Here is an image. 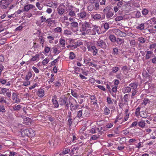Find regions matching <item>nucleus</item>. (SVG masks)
I'll return each mask as SVG.
<instances>
[{"label": "nucleus", "mask_w": 156, "mask_h": 156, "mask_svg": "<svg viewBox=\"0 0 156 156\" xmlns=\"http://www.w3.org/2000/svg\"><path fill=\"white\" fill-rule=\"evenodd\" d=\"M129 85L130 87L131 90H136L138 86V84L136 83H132L129 84Z\"/></svg>", "instance_id": "c85d7f7f"}, {"label": "nucleus", "mask_w": 156, "mask_h": 156, "mask_svg": "<svg viewBox=\"0 0 156 156\" xmlns=\"http://www.w3.org/2000/svg\"><path fill=\"white\" fill-rule=\"evenodd\" d=\"M128 67L126 66H124L122 67V70L124 73L126 74L127 73V72L128 70Z\"/></svg>", "instance_id": "8fccbe9b"}, {"label": "nucleus", "mask_w": 156, "mask_h": 156, "mask_svg": "<svg viewBox=\"0 0 156 156\" xmlns=\"http://www.w3.org/2000/svg\"><path fill=\"white\" fill-rule=\"evenodd\" d=\"M53 31L55 32L54 34L55 35V33H62V30L61 27H57L54 29Z\"/></svg>", "instance_id": "7c9ffc66"}, {"label": "nucleus", "mask_w": 156, "mask_h": 156, "mask_svg": "<svg viewBox=\"0 0 156 156\" xmlns=\"http://www.w3.org/2000/svg\"><path fill=\"white\" fill-rule=\"evenodd\" d=\"M51 48L48 46H45L44 49V51L45 53L48 54L50 51Z\"/></svg>", "instance_id": "774afa93"}, {"label": "nucleus", "mask_w": 156, "mask_h": 156, "mask_svg": "<svg viewBox=\"0 0 156 156\" xmlns=\"http://www.w3.org/2000/svg\"><path fill=\"white\" fill-rule=\"evenodd\" d=\"M77 99L79 103V104H81L83 102L84 99H85V97L83 95H81L79 96Z\"/></svg>", "instance_id": "cd10ccee"}, {"label": "nucleus", "mask_w": 156, "mask_h": 156, "mask_svg": "<svg viewBox=\"0 0 156 156\" xmlns=\"http://www.w3.org/2000/svg\"><path fill=\"white\" fill-rule=\"evenodd\" d=\"M139 115L143 118H146L147 117V113L144 111H141Z\"/></svg>", "instance_id": "4c0bfd02"}, {"label": "nucleus", "mask_w": 156, "mask_h": 156, "mask_svg": "<svg viewBox=\"0 0 156 156\" xmlns=\"http://www.w3.org/2000/svg\"><path fill=\"white\" fill-rule=\"evenodd\" d=\"M87 47L88 50L92 53L93 55H96L98 53V50L95 46H91L87 44Z\"/></svg>", "instance_id": "6e6552de"}, {"label": "nucleus", "mask_w": 156, "mask_h": 156, "mask_svg": "<svg viewBox=\"0 0 156 156\" xmlns=\"http://www.w3.org/2000/svg\"><path fill=\"white\" fill-rule=\"evenodd\" d=\"M92 18L95 20H99L101 18V15L98 13L92 14H91Z\"/></svg>", "instance_id": "b1692460"}, {"label": "nucleus", "mask_w": 156, "mask_h": 156, "mask_svg": "<svg viewBox=\"0 0 156 156\" xmlns=\"http://www.w3.org/2000/svg\"><path fill=\"white\" fill-rule=\"evenodd\" d=\"M147 22L151 24V25H154L156 24V18L155 17L152 18L148 20Z\"/></svg>", "instance_id": "e433bc0d"}, {"label": "nucleus", "mask_w": 156, "mask_h": 156, "mask_svg": "<svg viewBox=\"0 0 156 156\" xmlns=\"http://www.w3.org/2000/svg\"><path fill=\"white\" fill-rule=\"evenodd\" d=\"M148 10L145 8L143 9L142 11V14L143 15H147L148 13Z\"/></svg>", "instance_id": "e2e57ef3"}, {"label": "nucleus", "mask_w": 156, "mask_h": 156, "mask_svg": "<svg viewBox=\"0 0 156 156\" xmlns=\"http://www.w3.org/2000/svg\"><path fill=\"white\" fill-rule=\"evenodd\" d=\"M112 93H111V95L114 98H115L116 95V93L117 91V89L118 86H112Z\"/></svg>", "instance_id": "dca6fc26"}, {"label": "nucleus", "mask_w": 156, "mask_h": 156, "mask_svg": "<svg viewBox=\"0 0 156 156\" xmlns=\"http://www.w3.org/2000/svg\"><path fill=\"white\" fill-rule=\"evenodd\" d=\"M77 16L79 20H85L87 16V12L84 11L80 12L77 14Z\"/></svg>", "instance_id": "9b49d317"}, {"label": "nucleus", "mask_w": 156, "mask_h": 156, "mask_svg": "<svg viewBox=\"0 0 156 156\" xmlns=\"http://www.w3.org/2000/svg\"><path fill=\"white\" fill-rule=\"evenodd\" d=\"M113 32L117 36L121 37H125L126 34L124 32L118 29H114L112 30Z\"/></svg>", "instance_id": "0eeeda50"}, {"label": "nucleus", "mask_w": 156, "mask_h": 156, "mask_svg": "<svg viewBox=\"0 0 156 156\" xmlns=\"http://www.w3.org/2000/svg\"><path fill=\"white\" fill-rule=\"evenodd\" d=\"M140 108L139 107H138L137 108L135 111V115L136 117H138L140 113Z\"/></svg>", "instance_id": "09e8293b"}, {"label": "nucleus", "mask_w": 156, "mask_h": 156, "mask_svg": "<svg viewBox=\"0 0 156 156\" xmlns=\"http://www.w3.org/2000/svg\"><path fill=\"white\" fill-rule=\"evenodd\" d=\"M38 41H39L40 44H42V46H43V44L44 43L43 37L42 36H40L38 39Z\"/></svg>", "instance_id": "5fc2aeb1"}, {"label": "nucleus", "mask_w": 156, "mask_h": 156, "mask_svg": "<svg viewBox=\"0 0 156 156\" xmlns=\"http://www.w3.org/2000/svg\"><path fill=\"white\" fill-rule=\"evenodd\" d=\"M131 88L129 86L126 87L124 88V93H129L131 91Z\"/></svg>", "instance_id": "3c124183"}, {"label": "nucleus", "mask_w": 156, "mask_h": 156, "mask_svg": "<svg viewBox=\"0 0 156 156\" xmlns=\"http://www.w3.org/2000/svg\"><path fill=\"white\" fill-rule=\"evenodd\" d=\"M34 8H35V6L34 5L32 4L27 5L24 6V11L28 12L30 9H33Z\"/></svg>", "instance_id": "a211bd4d"}, {"label": "nucleus", "mask_w": 156, "mask_h": 156, "mask_svg": "<svg viewBox=\"0 0 156 156\" xmlns=\"http://www.w3.org/2000/svg\"><path fill=\"white\" fill-rule=\"evenodd\" d=\"M21 107V106L20 105H14L13 106V109L15 111L19 110Z\"/></svg>", "instance_id": "680f3d73"}, {"label": "nucleus", "mask_w": 156, "mask_h": 156, "mask_svg": "<svg viewBox=\"0 0 156 156\" xmlns=\"http://www.w3.org/2000/svg\"><path fill=\"white\" fill-rule=\"evenodd\" d=\"M75 102L76 103H77V102L76 100L74 98H72L70 100V101H69V105H70V108L71 107L74 105L73 103L74 102Z\"/></svg>", "instance_id": "c03bdc74"}, {"label": "nucleus", "mask_w": 156, "mask_h": 156, "mask_svg": "<svg viewBox=\"0 0 156 156\" xmlns=\"http://www.w3.org/2000/svg\"><path fill=\"white\" fill-rule=\"evenodd\" d=\"M90 102L93 105H98L97 100L94 95H91Z\"/></svg>", "instance_id": "4be33fe9"}, {"label": "nucleus", "mask_w": 156, "mask_h": 156, "mask_svg": "<svg viewBox=\"0 0 156 156\" xmlns=\"http://www.w3.org/2000/svg\"><path fill=\"white\" fill-rule=\"evenodd\" d=\"M32 74L31 72H29L25 77V80L29 81L30 79L32 77Z\"/></svg>", "instance_id": "72a5a7b5"}, {"label": "nucleus", "mask_w": 156, "mask_h": 156, "mask_svg": "<svg viewBox=\"0 0 156 156\" xmlns=\"http://www.w3.org/2000/svg\"><path fill=\"white\" fill-rule=\"evenodd\" d=\"M58 44L60 45L59 48L61 49H63L65 48L66 46V41L62 37H61L59 41L58 44L57 45L58 46Z\"/></svg>", "instance_id": "f8f14e48"}, {"label": "nucleus", "mask_w": 156, "mask_h": 156, "mask_svg": "<svg viewBox=\"0 0 156 156\" xmlns=\"http://www.w3.org/2000/svg\"><path fill=\"white\" fill-rule=\"evenodd\" d=\"M58 102L61 106L65 105L67 109H69V104L67 98L65 96L61 97L59 99Z\"/></svg>", "instance_id": "7ed1b4c3"}, {"label": "nucleus", "mask_w": 156, "mask_h": 156, "mask_svg": "<svg viewBox=\"0 0 156 156\" xmlns=\"http://www.w3.org/2000/svg\"><path fill=\"white\" fill-rule=\"evenodd\" d=\"M123 5L124 3L122 1L119 2L117 4V6L119 8L122 7L123 6Z\"/></svg>", "instance_id": "0e129e2a"}, {"label": "nucleus", "mask_w": 156, "mask_h": 156, "mask_svg": "<svg viewBox=\"0 0 156 156\" xmlns=\"http://www.w3.org/2000/svg\"><path fill=\"white\" fill-rule=\"evenodd\" d=\"M6 101L5 97L3 96H0V103H6Z\"/></svg>", "instance_id": "052dcab7"}, {"label": "nucleus", "mask_w": 156, "mask_h": 156, "mask_svg": "<svg viewBox=\"0 0 156 156\" xmlns=\"http://www.w3.org/2000/svg\"><path fill=\"white\" fill-rule=\"evenodd\" d=\"M144 24L143 23H142L139 25L138 26H137L136 28V29L141 30L144 29Z\"/></svg>", "instance_id": "79ce46f5"}, {"label": "nucleus", "mask_w": 156, "mask_h": 156, "mask_svg": "<svg viewBox=\"0 0 156 156\" xmlns=\"http://www.w3.org/2000/svg\"><path fill=\"white\" fill-rule=\"evenodd\" d=\"M52 102L54 106V107L57 108L59 106V104L55 98H52Z\"/></svg>", "instance_id": "f704fd0d"}, {"label": "nucleus", "mask_w": 156, "mask_h": 156, "mask_svg": "<svg viewBox=\"0 0 156 156\" xmlns=\"http://www.w3.org/2000/svg\"><path fill=\"white\" fill-rule=\"evenodd\" d=\"M102 127H99V128H96L95 129L94 128H92L90 130V133H94L98 132H99L101 133L102 131H101Z\"/></svg>", "instance_id": "aec40b11"}, {"label": "nucleus", "mask_w": 156, "mask_h": 156, "mask_svg": "<svg viewBox=\"0 0 156 156\" xmlns=\"http://www.w3.org/2000/svg\"><path fill=\"white\" fill-rule=\"evenodd\" d=\"M75 46L73 45H69L68 46V48H69V47H70L71 48H75L77 47V46H79L81 45H82V44H83V43H82V42L80 41H77L75 43Z\"/></svg>", "instance_id": "bb28decb"}, {"label": "nucleus", "mask_w": 156, "mask_h": 156, "mask_svg": "<svg viewBox=\"0 0 156 156\" xmlns=\"http://www.w3.org/2000/svg\"><path fill=\"white\" fill-rule=\"evenodd\" d=\"M83 113V115L84 116L88 117L90 115V113L88 112V109L86 108H83L81 109Z\"/></svg>", "instance_id": "a878e982"}, {"label": "nucleus", "mask_w": 156, "mask_h": 156, "mask_svg": "<svg viewBox=\"0 0 156 156\" xmlns=\"http://www.w3.org/2000/svg\"><path fill=\"white\" fill-rule=\"evenodd\" d=\"M37 95L40 97H42L44 95V90L41 88L38 89L37 92Z\"/></svg>", "instance_id": "5701e85b"}, {"label": "nucleus", "mask_w": 156, "mask_h": 156, "mask_svg": "<svg viewBox=\"0 0 156 156\" xmlns=\"http://www.w3.org/2000/svg\"><path fill=\"white\" fill-rule=\"evenodd\" d=\"M80 30L81 31L84 32L82 33V34L84 35L87 34V29L91 28L89 22L85 21L83 23H80Z\"/></svg>", "instance_id": "f257e3e1"}, {"label": "nucleus", "mask_w": 156, "mask_h": 156, "mask_svg": "<svg viewBox=\"0 0 156 156\" xmlns=\"http://www.w3.org/2000/svg\"><path fill=\"white\" fill-rule=\"evenodd\" d=\"M36 5L39 10H41L42 9L43 7V5H40L39 2H37Z\"/></svg>", "instance_id": "69168bd1"}, {"label": "nucleus", "mask_w": 156, "mask_h": 156, "mask_svg": "<svg viewBox=\"0 0 156 156\" xmlns=\"http://www.w3.org/2000/svg\"><path fill=\"white\" fill-rule=\"evenodd\" d=\"M12 100L14 103H19L20 102V99L17 98V95L15 93H13L12 95Z\"/></svg>", "instance_id": "6ab92c4d"}, {"label": "nucleus", "mask_w": 156, "mask_h": 156, "mask_svg": "<svg viewBox=\"0 0 156 156\" xmlns=\"http://www.w3.org/2000/svg\"><path fill=\"white\" fill-rule=\"evenodd\" d=\"M75 57V54L73 52H70L69 54V58L70 59L73 60L74 59Z\"/></svg>", "instance_id": "de8ad7c7"}, {"label": "nucleus", "mask_w": 156, "mask_h": 156, "mask_svg": "<svg viewBox=\"0 0 156 156\" xmlns=\"http://www.w3.org/2000/svg\"><path fill=\"white\" fill-rule=\"evenodd\" d=\"M129 95L128 94H126L123 97V99L124 100V101H125V103L128 102V99L129 97Z\"/></svg>", "instance_id": "6e6d98bb"}, {"label": "nucleus", "mask_w": 156, "mask_h": 156, "mask_svg": "<svg viewBox=\"0 0 156 156\" xmlns=\"http://www.w3.org/2000/svg\"><path fill=\"white\" fill-rule=\"evenodd\" d=\"M110 109L108 106H105L103 111V114L106 115H108L110 114L111 112Z\"/></svg>", "instance_id": "f3484780"}, {"label": "nucleus", "mask_w": 156, "mask_h": 156, "mask_svg": "<svg viewBox=\"0 0 156 156\" xmlns=\"http://www.w3.org/2000/svg\"><path fill=\"white\" fill-rule=\"evenodd\" d=\"M115 42L117 43L118 44L120 45L123 43L124 40L121 38H118L116 39V41Z\"/></svg>", "instance_id": "864d4df0"}, {"label": "nucleus", "mask_w": 156, "mask_h": 156, "mask_svg": "<svg viewBox=\"0 0 156 156\" xmlns=\"http://www.w3.org/2000/svg\"><path fill=\"white\" fill-rule=\"evenodd\" d=\"M70 26L71 29L73 30L75 29L74 32L77 31L78 30V23L77 22H73L70 23Z\"/></svg>", "instance_id": "ddd939ff"}, {"label": "nucleus", "mask_w": 156, "mask_h": 156, "mask_svg": "<svg viewBox=\"0 0 156 156\" xmlns=\"http://www.w3.org/2000/svg\"><path fill=\"white\" fill-rule=\"evenodd\" d=\"M109 39L112 42H115L116 41V37L113 35H110L109 36Z\"/></svg>", "instance_id": "a19ab883"}, {"label": "nucleus", "mask_w": 156, "mask_h": 156, "mask_svg": "<svg viewBox=\"0 0 156 156\" xmlns=\"http://www.w3.org/2000/svg\"><path fill=\"white\" fill-rule=\"evenodd\" d=\"M49 61V58H45L42 61V63L43 65L47 64Z\"/></svg>", "instance_id": "bf43d9fd"}, {"label": "nucleus", "mask_w": 156, "mask_h": 156, "mask_svg": "<svg viewBox=\"0 0 156 156\" xmlns=\"http://www.w3.org/2000/svg\"><path fill=\"white\" fill-rule=\"evenodd\" d=\"M58 13L60 15L63 14L64 12V9L63 8L61 7L57 8Z\"/></svg>", "instance_id": "37998d69"}, {"label": "nucleus", "mask_w": 156, "mask_h": 156, "mask_svg": "<svg viewBox=\"0 0 156 156\" xmlns=\"http://www.w3.org/2000/svg\"><path fill=\"white\" fill-rule=\"evenodd\" d=\"M21 134L22 136H34L35 135L34 131L31 128L23 130Z\"/></svg>", "instance_id": "f03ea898"}, {"label": "nucleus", "mask_w": 156, "mask_h": 156, "mask_svg": "<svg viewBox=\"0 0 156 156\" xmlns=\"http://www.w3.org/2000/svg\"><path fill=\"white\" fill-rule=\"evenodd\" d=\"M99 27L97 26H94L92 29H88L87 30V34L91 35H95L96 34V33L98 34H99Z\"/></svg>", "instance_id": "20e7f679"}, {"label": "nucleus", "mask_w": 156, "mask_h": 156, "mask_svg": "<svg viewBox=\"0 0 156 156\" xmlns=\"http://www.w3.org/2000/svg\"><path fill=\"white\" fill-rule=\"evenodd\" d=\"M52 49H53V52L55 54H58L61 51L60 50H58V48L56 47H53L52 48Z\"/></svg>", "instance_id": "a18cd8bd"}, {"label": "nucleus", "mask_w": 156, "mask_h": 156, "mask_svg": "<svg viewBox=\"0 0 156 156\" xmlns=\"http://www.w3.org/2000/svg\"><path fill=\"white\" fill-rule=\"evenodd\" d=\"M68 15L71 16L73 17L76 16V13L74 11H73L71 8H69L68 11Z\"/></svg>", "instance_id": "c756f323"}, {"label": "nucleus", "mask_w": 156, "mask_h": 156, "mask_svg": "<svg viewBox=\"0 0 156 156\" xmlns=\"http://www.w3.org/2000/svg\"><path fill=\"white\" fill-rule=\"evenodd\" d=\"M83 114L82 110V109H81L77 112V117L79 118H80L83 115Z\"/></svg>", "instance_id": "603ef678"}, {"label": "nucleus", "mask_w": 156, "mask_h": 156, "mask_svg": "<svg viewBox=\"0 0 156 156\" xmlns=\"http://www.w3.org/2000/svg\"><path fill=\"white\" fill-rule=\"evenodd\" d=\"M146 54L145 56V59L147 60L153 57L154 55L152 51H145Z\"/></svg>", "instance_id": "4468645a"}, {"label": "nucleus", "mask_w": 156, "mask_h": 156, "mask_svg": "<svg viewBox=\"0 0 156 156\" xmlns=\"http://www.w3.org/2000/svg\"><path fill=\"white\" fill-rule=\"evenodd\" d=\"M138 126L141 128H144L145 126V123L144 121L141 120L139 121L138 123Z\"/></svg>", "instance_id": "2f4dec72"}, {"label": "nucleus", "mask_w": 156, "mask_h": 156, "mask_svg": "<svg viewBox=\"0 0 156 156\" xmlns=\"http://www.w3.org/2000/svg\"><path fill=\"white\" fill-rule=\"evenodd\" d=\"M32 119L29 118H26L24 119L23 123L25 125H30L31 124Z\"/></svg>", "instance_id": "393cba45"}, {"label": "nucleus", "mask_w": 156, "mask_h": 156, "mask_svg": "<svg viewBox=\"0 0 156 156\" xmlns=\"http://www.w3.org/2000/svg\"><path fill=\"white\" fill-rule=\"evenodd\" d=\"M46 22L47 23L48 26L51 27H54L55 24V20H51V18H49L46 20Z\"/></svg>", "instance_id": "2eb2a0df"}, {"label": "nucleus", "mask_w": 156, "mask_h": 156, "mask_svg": "<svg viewBox=\"0 0 156 156\" xmlns=\"http://www.w3.org/2000/svg\"><path fill=\"white\" fill-rule=\"evenodd\" d=\"M97 45L98 47L103 49H105L107 47L105 42L103 40L100 39L97 41Z\"/></svg>", "instance_id": "9d476101"}, {"label": "nucleus", "mask_w": 156, "mask_h": 156, "mask_svg": "<svg viewBox=\"0 0 156 156\" xmlns=\"http://www.w3.org/2000/svg\"><path fill=\"white\" fill-rule=\"evenodd\" d=\"M79 105H74L72 106V107H71L70 108V110L71 111H73V110L77 109L79 107Z\"/></svg>", "instance_id": "13d9d810"}, {"label": "nucleus", "mask_w": 156, "mask_h": 156, "mask_svg": "<svg viewBox=\"0 0 156 156\" xmlns=\"http://www.w3.org/2000/svg\"><path fill=\"white\" fill-rule=\"evenodd\" d=\"M63 34L66 36H69L72 34V32L69 30L66 29L64 30Z\"/></svg>", "instance_id": "c9c22d12"}, {"label": "nucleus", "mask_w": 156, "mask_h": 156, "mask_svg": "<svg viewBox=\"0 0 156 156\" xmlns=\"http://www.w3.org/2000/svg\"><path fill=\"white\" fill-rule=\"evenodd\" d=\"M12 1V0H1L0 2V7L3 9L6 8Z\"/></svg>", "instance_id": "423d86ee"}, {"label": "nucleus", "mask_w": 156, "mask_h": 156, "mask_svg": "<svg viewBox=\"0 0 156 156\" xmlns=\"http://www.w3.org/2000/svg\"><path fill=\"white\" fill-rule=\"evenodd\" d=\"M146 38L143 37H140L138 38V41L140 43L143 44L145 43L146 41Z\"/></svg>", "instance_id": "ea45409f"}, {"label": "nucleus", "mask_w": 156, "mask_h": 156, "mask_svg": "<svg viewBox=\"0 0 156 156\" xmlns=\"http://www.w3.org/2000/svg\"><path fill=\"white\" fill-rule=\"evenodd\" d=\"M8 91H9V90L6 88H1V91H0V94H3L5 95Z\"/></svg>", "instance_id": "58836bf2"}, {"label": "nucleus", "mask_w": 156, "mask_h": 156, "mask_svg": "<svg viewBox=\"0 0 156 156\" xmlns=\"http://www.w3.org/2000/svg\"><path fill=\"white\" fill-rule=\"evenodd\" d=\"M123 122L122 116L121 114L117 115L116 117L115 120L114 122L115 124H122Z\"/></svg>", "instance_id": "1a4fd4ad"}, {"label": "nucleus", "mask_w": 156, "mask_h": 156, "mask_svg": "<svg viewBox=\"0 0 156 156\" xmlns=\"http://www.w3.org/2000/svg\"><path fill=\"white\" fill-rule=\"evenodd\" d=\"M114 15V13L111 11H108L106 14L107 18H110L112 17Z\"/></svg>", "instance_id": "49530a36"}, {"label": "nucleus", "mask_w": 156, "mask_h": 156, "mask_svg": "<svg viewBox=\"0 0 156 156\" xmlns=\"http://www.w3.org/2000/svg\"><path fill=\"white\" fill-rule=\"evenodd\" d=\"M58 137H52L51 138V140H50L49 141V143L50 145H51L52 144H53V145H54L57 144H58V142H57L56 140H58Z\"/></svg>", "instance_id": "412c9836"}, {"label": "nucleus", "mask_w": 156, "mask_h": 156, "mask_svg": "<svg viewBox=\"0 0 156 156\" xmlns=\"http://www.w3.org/2000/svg\"><path fill=\"white\" fill-rule=\"evenodd\" d=\"M150 102V100L146 98H145L143 100V102L142 103V104L146 105L147 103H149Z\"/></svg>", "instance_id": "338daca9"}, {"label": "nucleus", "mask_w": 156, "mask_h": 156, "mask_svg": "<svg viewBox=\"0 0 156 156\" xmlns=\"http://www.w3.org/2000/svg\"><path fill=\"white\" fill-rule=\"evenodd\" d=\"M40 57V55L39 54H37L35 56H33L32 57L30 60V61L33 62L37 61L39 59Z\"/></svg>", "instance_id": "473e14b6"}, {"label": "nucleus", "mask_w": 156, "mask_h": 156, "mask_svg": "<svg viewBox=\"0 0 156 156\" xmlns=\"http://www.w3.org/2000/svg\"><path fill=\"white\" fill-rule=\"evenodd\" d=\"M114 100L112 99L110 97H106V102L107 103V106H108L110 109L112 110H114L115 109V107L114 105Z\"/></svg>", "instance_id": "39448f33"}, {"label": "nucleus", "mask_w": 156, "mask_h": 156, "mask_svg": "<svg viewBox=\"0 0 156 156\" xmlns=\"http://www.w3.org/2000/svg\"><path fill=\"white\" fill-rule=\"evenodd\" d=\"M156 47V43H154L150 44L149 47V48L150 49H153Z\"/></svg>", "instance_id": "4d7b16f0"}]
</instances>
